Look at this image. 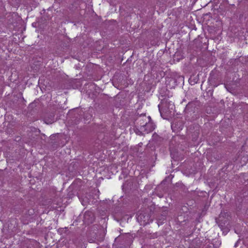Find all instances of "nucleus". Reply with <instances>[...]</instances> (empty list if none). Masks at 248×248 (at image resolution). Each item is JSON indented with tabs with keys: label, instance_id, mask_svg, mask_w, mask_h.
<instances>
[{
	"label": "nucleus",
	"instance_id": "1",
	"mask_svg": "<svg viewBox=\"0 0 248 248\" xmlns=\"http://www.w3.org/2000/svg\"><path fill=\"white\" fill-rule=\"evenodd\" d=\"M148 125H149V124H146V126H147Z\"/></svg>",
	"mask_w": 248,
	"mask_h": 248
}]
</instances>
